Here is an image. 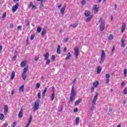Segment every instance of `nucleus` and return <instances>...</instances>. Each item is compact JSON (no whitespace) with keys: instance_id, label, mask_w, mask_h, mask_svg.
Returning <instances> with one entry per match:
<instances>
[{"instance_id":"obj_12","label":"nucleus","mask_w":127,"mask_h":127,"mask_svg":"<svg viewBox=\"0 0 127 127\" xmlns=\"http://www.w3.org/2000/svg\"><path fill=\"white\" fill-rule=\"evenodd\" d=\"M23 115V110L22 109V107L21 109L20 112H19L18 114V117L19 119H21V118H22V116Z\"/></svg>"},{"instance_id":"obj_61","label":"nucleus","mask_w":127,"mask_h":127,"mask_svg":"<svg viewBox=\"0 0 127 127\" xmlns=\"http://www.w3.org/2000/svg\"><path fill=\"white\" fill-rule=\"evenodd\" d=\"M69 40V38H67L66 39H65V42H67V41H68V40Z\"/></svg>"},{"instance_id":"obj_33","label":"nucleus","mask_w":127,"mask_h":127,"mask_svg":"<svg viewBox=\"0 0 127 127\" xmlns=\"http://www.w3.org/2000/svg\"><path fill=\"white\" fill-rule=\"evenodd\" d=\"M61 52V51H60V45H59L58 46V48H57V54H59Z\"/></svg>"},{"instance_id":"obj_9","label":"nucleus","mask_w":127,"mask_h":127,"mask_svg":"<svg viewBox=\"0 0 127 127\" xmlns=\"http://www.w3.org/2000/svg\"><path fill=\"white\" fill-rule=\"evenodd\" d=\"M105 78L106 79L105 84L107 85L110 83V74L107 73L105 75Z\"/></svg>"},{"instance_id":"obj_28","label":"nucleus","mask_w":127,"mask_h":127,"mask_svg":"<svg viewBox=\"0 0 127 127\" xmlns=\"http://www.w3.org/2000/svg\"><path fill=\"white\" fill-rule=\"evenodd\" d=\"M71 57V54L70 53H68L66 57L65 58V60H69L70 59V58Z\"/></svg>"},{"instance_id":"obj_55","label":"nucleus","mask_w":127,"mask_h":127,"mask_svg":"<svg viewBox=\"0 0 127 127\" xmlns=\"http://www.w3.org/2000/svg\"><path fill=\"white\" fill-rule=\"evenodd\" d=\"M94 87L92 86L91 88V92H94Z\"/></svg>"},{"instance_id":"obj_3","label":"nucleus","mask_w":127,"mask_h":127,"mask_svg":"<svg viewBox=\"0 0 127 127\" xmlns=\"http://www.w3.org/2000/svg\"><path fill=\"white\" fill-rule=\"evenodd\" d=\"M98 96H99V94L96 93L93 99V101L92 102V106L91 108V110L95 109V105H96V102H97V100H98Z\"/></svg>"},{"instance_id":"obj_40","label":"nucleus","mask_w":127,"mask_h":127,"mask_svg":"<svg viewBox=\"0 0 127 127\" xmlns=\"http://www.w3.org/2000/svg\"><path fill=\"white\" fill-rule=\"evenodd\" d=\"M4 118V116L3 114H0V120H3V118Z\"/></svg>"},{"instance_id":"obj_36","label":"nucleus","mask_w":127,"mask_h":127,"mask_svg":"<svg viewBox=\"0 0 127 127\" xmlns=\"http://www.w3.org/2000/svg\"><path fill=\"white\" fill-rule=\"evenodd\" d=\"M46 60V64L47 65H49V64H50V60H49V59H47Z\"/></svg>"},{"instance_id":"obj_6","label":"nucleus","mask_w":127,"mask_h":127,"mask_svg":"<svg viewBox=\"0 0 127 127\" xmlns=\"http://www.w3.org/2000/svg\"><path fill=\"white\" fill-rule=\"evenodd\" d=\"M105 58H106V54L105 53V51L102 50L100 63H104V61H105Z\"/></svg>"},{"instance_id":"obj_42","label":"nucleus","mask_w":127,"mask_h":127,"mask_svg":"<svg viewBox=\"0 0 127 127\" xmlns=\"http://www.w3.org/2000/svg\"><path fill=\"white\" fill-rule=\"evenodd\" d=\"M7 126H8V124L7 123H4L2 125V127H7Z\"/></svg>"},{"instance_id":"obj_64","label":"nucleus","mask_w":127,"mask_h":127,"mask_svg":"<svg viewBox=\"0 0 127 127\" xmlns=\"http://www.w3.org/2000/svg\"><path fill=\"white\" fill-rule=\"evenodd\" d=\"M115 9L117 10V4L115 5Z\"/></svg>"},{"instance_id":"obj_43","label":"nucleus","mask_w":127,"mask_h":127,"mask_svg":"<svg viewBox=\"0 0 127 127\" xmlns=\"http://www.w3.org/2000/svg\"><path fill=\"white\" fill-rule=\"evenodd\" d=\"M5 16H6V12H4L3 15L2 16V18H5Z\"/></svg>"},{"instance_id":"obj_51","label":"nucleus","mask_w":127,"mask_h":127,"mask_svg":"<svg viewBox=\"0 0 127 127\" xmlns=\"http://www.w3.org/2000/svg\"><path fill=\"white\" fill-rule=\"evenodd\" d=\"M125 85H126L125 81H123L121 83V86H125Z\"/></svg>"},{"instance_id":"obj_18","label":"nucleus","mask_w":127,"mask_h":127,"mask_svg":"<svg viewBox=\"0 0 127 127\" xmlns=\"http://www.w3.org/2000/svg\"><path fill=\"white\" fill-rule=\"evenodd\" d=\"M14 77H15V72H14V71H12L10 76V80H13V79H14Z\"/></svg>"},{"instance_id":"obj_63","label":"nucleus","mask_w":127,"mask_h":127,"mask_svg":"<svg viewBox=\"0 0 127 127\" xmlns=\"http://www.w3.org/2000/svg\"><path fill=\"white\" fill-rule=\"evenodd\" d=\"M14 94V90H12L11 95H13Z\"/></svg>"},{"instance_id":"obj_17","label":"nucleus","mask_w":127,"mask_h":127,"mask_svg":"<svg viewBox=\"0 0 127 127\" xmlns=\"http://www.w3.org/2000/svg\"><path fill=\"white\" fill-rule=\"evenodd\" d=\"M91 14V12H90L89 10H85L84 12V15L85 16H86L88 17V16H90Z\"/></svg>"},{"instance_id":"obj_52","label":"nucleus","mask_w":127,"mask_h":127,"mask_svg":"<svg viewBox=\"0 0 127 127\" xmlns=\"http://www.w3.org/2000/svg\"><path fill=\"white\" fill-rule=\"evenodd\" d=\"M9 27L10 28H12L13 27V24H10Z\"/></svg>"},{"instance_id":"obj_54","label":"nucleus","mask_w":127,"mask_h":127,"mask_svg":"<svg viewBox=\"0 0 127 127\" xmlns=\"http://www.w3.org/2000/svg\"><path fill=\"white\" fill-rule=\"evenodd\" d=\"M62 111H63V106H62V107L59 112H62Z\"/></svg>"},{"instance_id":"obj_37","label":"nucleus","mask_w":127,"mask_h":127,"mask_svg":"<svg viewBox=\"0 0 127 127\" xmlns=\"http://www.w3.org/2000/svg\"><path fill=\"white\" fill-rule=\"evenodd\" d=\"M123 93L124 95H127V88H125L124 90H123Z\"/></svg>"},{"instance_id":"obj_39","label":"nucleus","mask_w":127,"mask_h":127,"mask_svg":"<svg viewBox=\"0 0 127 127\" xmlns=\"http://www.w3.org/2000/svg\"><path fill=\"white\" fill-rule=\"evenodd\" d=\"M38 96V100H39V99H40L41 98V92H39L37 94Z\"/></svg>"},{"instance_id":"obj_59","label":"nucleus","mask_w":127,"mask_h":127,"mask_svg":"<svg viewBox=\"0 0 127 127\" xmlns=\"http://www.w3.org/2000/svg\"><path fill=\"white\" fill-rule=\"evenodd\" d=\"M36 7V6L35 5H33L32 6V8H35Z\"/></svg>"},{"instance_id":"obj_29","label":"nucleus","mask_w":127,"mask_h":127,"mask_svg":"<svg viewBox=\"0 0 127 127\" xmlns=\"http://www.w3.org/2000/svg\"><path fill=\"white\" fill-rule=\"evenodd\" d=\"M79 122H80V118L77 117L75 119V123H76V125H77V126H78L79 125Z\"/></svg>"},{"instance_id":"obj_31","label":"nucleus","mask_w":127,"mask_h":127,"mask_svg":"<svg viewBox=\"0 0 127 127\" xmlns=\"http://www.w3.org/2000/svg\"><path fill=\"white\" fill-rule=\"evenodd\" d=\"M47 92V87H46L42 93V96L44 97H45V95Z\"/></svg>"},{"instance_id":"obj_7","label":"nucleus","mask_w":127,"mask_h":127,"mask_svg":"<svg viewBox=\"0 0 127 127\" xmlns=\"http://www.w3.org/2000/svg\"><path fill=\"white\" fill-rule=\"evenodd\" d=\"M74 55L76 59H78V56H79V47L77 46L74 47Z\"/></svg>"},{"instance_id":"obj_10","label":"nucleus","mask_w":127,"mask_h":127,"mask_svg":"<svg viewBox=\"0 0 127 127\" xmlns=\"http://www.w3.org/2000/svg\"><path fill=\"white\" fill-rule=\"evenodd\" d=\"M19 5V4H18V3H16V4L12 7V10L13 12H15V11L17 10V8H18Z\"/></svg>"},{"instance_id":"obj_22","label":"nucleus","mask_w":127,"mask_h":127,"mask_svg":"<svg viewBox=\"0 0 127 127\" xmlns=\"http://www.w3.org/2000/svg\"><path fill=\"white\" fill-rule=\"evenodd\" d=\"M54 99H55V93H53L51 95V101L53 102Z\"/></svg>"},{"instance_id":"obj_47","label":"nucleus","mask_w":127,"mask_h":127,"mask_svg":"<svg viewBox=\"0 0 127 127\" xmlns=\"http://www.w3.org/2000/svg\"><path fill=\"white\" fill-rule=\"evenodd\" d=\"M82 4H86V1L85 0H82L81 1Z\"/></svg>"},{"instance_id":"obj_50","label":"nucleus","mask_w":127,"mask_h":127,"mask_svg":"<svg viewBox=\"0 0 127 127\" xmlns=\"http://www.w3.org/2000/svg\"><path fill=\"white\" fill-rule=\"evenodd\" d=\"M18 29H19V30H21L22 29V26H18Z\"/></svg>"},{"instance_id":"obj_8","label":"nucleus","mask_w":127,"mask_h":127,"mask_svg":"<svg viewBox=\"0 0 127 127\" xmlns=\"http://www.w3.org/2000/svg\"><path fill=\"white\" fill-rule=\"evenodd\" d=\"M92 11L95 14L98 13L99 12V7H97V5H94L92 7Z\"/></svg>"},{"instance_id":"obj_20","label":"nucleus","mask_w":127,"mask_h":127,"mask_svg":"<svg viewBox=\"0 0 127 127\" xmlns=\"http://www.w3.org/2000/svg\"><path fill=\"white\" fill-rule=\"evenodd\" d=\"M125 41H126V40L123 38L121 39V47H125L126 46L125 44Z\"/></svg>"},{"instance_id":"obj_45","label":"nucleus","mask_w":127,"mask_h":127,"mask_svg":"<svg viewBox=\"0 0 127 127\" xmlns=\"http://www.w3.org/2000/svg\"><path fill=\"white\" fill-rule=\"evenodd\" d=\"M33 3H32V2H30L29 5V8H30V7H31L32 6Z\"/></svg>"},{"instance_id":"obj_5","label":"nucleus","mask_w":127,"mask_h":127,"mask_svg":"<svg viewBox=\"0 0 127 127\" xmlns=\"http://www.w3.org/2000/svg\"><path fill=\"white\" fill-rule=\"evenodd\" d=\"M39 102H40L39 99L36 100L33 106L34 111H37L39 109Z\"/></svg>"},{"instance_id":"obj_15","label":"nucleus","mask_w":127,"mask_h":127,"mask_svg":"<svg viewBox=\"0 0 127 127\" xmlns=\"http://www.w3.org/2000/svg\"><path fill=\"white\" fill-rule=\"evenodd\" d=\"M32 121V115H31V116H30L27 125L26 126V127H29V125H30Z\"/></svg>"},{"instance_id":"obj_2","label":"nucleus","mask_w":127,"mask_h":127,"mask_svg":"<svg viewBox=\"0 0 127 127\" xmlns=\"http://www.w3.org/2000/svg\"><path fill=\"white\" fill-rule=\"evenodd\" d=\"M29 66L28 65H27L25 66L23 69V72L21 74V77L23 79V80H26L27 75L26 74V72H27V70H28Z\"/></svg>"},{"instance_id":"obj_44","label":"nucleus","mask_w":127,"mask_h":127,"mask_svg":"<svg viewBox=\"0 0 127 127\" xmlns=\"http://www.w3.org/2000/svg\"><path fill=\"white\" fill-rule=\"evenodd\" d=\"M16 126V122H14L13 123V124L11 125L12 127H15Z\"/></svg>"},{"instance_id":"obj_62","label":"nucleus","mask_w":127,"mask_h":127,"mask_svg":"<svg viewBox=\"0 0 127 127\" xmlns=\"http://www.w3.org/2000/svg\"><path fill=\"white\" fill-rule=\"evenodd\" d=\"M115 51V47H113L112 48V52H114Z\"/></svg>"},{"instance_id":"obj_53","label":"nucleus","mask_w":127,"mask_h":127,"mask_svg":"<svg viewBox=\"0 0 127 127\" xmlns=\"http://www.w3.org/2000/svg\"><path fill=\"white\" fill-rule=\"evenodd\" d=\"M38 59H39V57H37L35 58V61H37V60H38Z\"/></svg>"},{"instance_id":"obj_26","label":"nucleus","mask_w":127,"mask_h":127,"mask_svg":"<svg viewBox=\"0 0 127 127\" xmlns=\"http://www.w3.org/2000/svg\"><path fill=\"white\" fill-rule=\"evenodd\" d=\"M65 6H64V7L62 8L61 10V14L64 15V13L65 12Z\"/></svg>"},{"instance_id":"obj_48","label":"nucleus","mask_w":127,"mask_h":127,"mask_svg":"<svg viewBox=\"0 0 127 127\" xmlns=\"http://www.w3.org/2000/svg\"><path fill=\"white\" fill-rule=\"evenodd\" d=\"M73 112L74 113H77V112H78V108H74Z\"/></svg>"},{"instance_id":"obj_13","label":"nucleus","mask_w":127,"mask_h":127,"mask_svg":"<svg viewBox=\"0 0 127 127\" xmlns=\"http://www.w3.org/2000/svg\"><path fill=\"white\" fill-rule=\"evenodd\" d=\"M126 23H122V29H121V33H124L125 32V30H126Z\"/></svg>"},{"instance_id":"obj_14","label":"nucleus","mask_w":127,"mask_h":127,"mask_svg":"<svg viewBox=\"0 0 127 127\" xmlns=\"http://www.w3.org/2000/svg\"><path fill=\"white\" fill-rule=\"evenodd\" d=\"M93 15H90L89 16V17H88L85 20L86 22H89V21H91V20H92V18H93Z\"/></svg>"},{"instance_id":"obj_11","label":"nucleus","mask_w":127,"mask_h":127,"mask_svg":"<svg viewBox=\"0 0 127 127\" xmlns=\"http://www.w3.org/2000/svg\"><path fill=\"white\" fill-rule=\"evenodd\" d=\"M8 112V106L7 105H4V115H7Z\"/></svg>"},{"instance_id":"obj_35","label":"nucleus","mask_w":127,"mask_h":127,"mask_svg":"<svg viewBox=\"0 0 127 127\" xmlns=\"http://www.w3.org/2000/svg\"><path fill=\"white\" fill-rule=\"evenodd\" d=\"M40 87V83H39V82L37 83L36 85V89H39Z\"/></svg>"},{"instance_id":"obj_25","label":"nucleus","mask_w":127,"mask_h":127,"mask_svg":"<svg viewBox=\"0 0 127 127\" xmlns=\"http://www.w3.org/2000/svg\"><path fill=\"white\" fill-rule=\"evenodd\" d=\"M99 82L98 81H96L95 82H93V86L95 88H97V87H98V86H99Z\"/></svg>"},{"instance_id":"obj_49","label":"nucleus","mask_w":127,"mask_h":127,"mask_svg":"<svg viewBox=\"0 0 127 127\" xmlns=\"http://www.w3.org/2000/svg\"><path fill=\"white\" fill-rule=\"evenodd\" d=\"M34 35H31L30 39L31 40H33V39L34 38Z\"/></svg>"},{"instance_id":"obj_19","label":"nucleus","mask_w":127,"mask_h":127,"mask_svg":"<svg viewBox=\"0 0 127 127\" xmlns=\"http://www.w3.org/2000/svg\"><path fill=\"white\" fill-rule=\"evenodd\" d=\"M82 102V99L79 98L78 100H76L75 103H74V105L75 106H78L80 103Z\"/></svg>"},{"instance_id":"obj_60","label":"nucleus","mask_w":127,"mask_h":127,"mask_svg":"<svg viewBox=\"0 0 127 127\" xmlns=\"http://www.w3.org/2000/svg\"><path fill=\"white\" fill-rule=\"evenodd\" d=\"M61 6H62V4H61L60 5L58 6V8H60V7H61Z\"/></svg>"},{"instance_id":"obj_56","label":"nucleus","mask_w":127,"mask_h":127,"mask_svg":"<svg viewBox=\"0 0 127 127\" xmlns=\"http://www.w3.org/2000/svg\"><path fill=\"white\" fill-rule=\"evenodd\" d=\"M16 60V56H14V57H13L12 58V60L15 61V60Z\"/></svg>"},{"instance_id":"obj_38","label":"nucleus","mask_w":127,"mask_h":127,"mask_svg":"<svg viewBox=\"0 0 127 127\" xmlns=\"http://www.w3.org/2000/svg\"><path fill=\"white\" fill-rule=\"evenodd\" d=\"M37 32H38L39 33H40V32H41V27H38L37 28Z\"/></svg>"},{"instance_id":"obj_4","label":"nucleus","mask_w":127,"mask_h":127,"mask_svg":"<svg viewBox=\"0 0 127 127\" xmlns=\"http://www.w3.org/2000/svg\"><path fill=\"white\" fill-rule=\"evenodd\" d=\"M99 22H100V30L103 31L105 30V21L103 20L102 18L99 19Z\"/></svg>"},{"instance_id":"obj_34","label":"nucleus","mask_w":127,"mask_h":127,"mask_svg":"<svg viewBox=\"0 0 127 127\" xmlns=\"http://www.w3.org/2000/svg\"><path fill=\"white\" fill-rule=\"evenodd\" d=\"M124 74L125 77H127V71L126 68L124 69Z\"/></svg>"},{"instance_id":"obj_23","label":"nucleus","mask_w":127,"mask_h":127,"mask_svg":"<svg viewBox=\"0 0 127 127\" xmlns=\"http://www.w3.org/2000/svg\"><path fill=\"white\" fill-rule=\"evenodd\" d=\"M97 72L98 74H100L102 72V67L101 66L97 67Z\"/></svg>"},{"instance_id":"obj_57","label":"nucleus","mask_w":127,"mask_h":127,"mask_svg":"<svg viewBox=\"0 0 127 127\" xmlns=\"http://www.w3.org/2000/svg\"><path fill=\"white\" fill-rule=\"evenodd\" d=\"M67 51V47H64V52H66Z\"/></svg>"},{"instance_id":"obj_46","label":"nucleus","mask_w":127,"mask_h":127,"mask_svg":"<svg viewBox=\"0 0 127 127\" xmlns=\"http://www.w3.org/2000/svg\"><path fill=\"white\" fill-rule=\"evenodd\" d=\"M52 90H53V93H55V91H56L55 87H54V86H52Z\"/></svg>"},{"instance_id":"obj_24","label":"nucleus","mask_w":127,"mask_h":127,"mask_svg":"<svg viewBox=\"0 0 127 127\" xmlns=\"http://www.w3.org/2000/svg\"><path fill=\"white\" fill-rule=\"evenodd\" d=\"M46 34V29H43L42 32H41V36L43 37Z\"/></svg>"},{"instance_id":"obj_30","label":"nucleus","mask_w":127,"mask_h":127,"mask_svg":"<svg viewBox=\"0 0 127 127\" xmlns=\"http://www.w3.org/2000/svg\"><path fill=\"white\" fill-rule=\"evenodd\" d=\"M78 26V24H70L69 27H73V28H76Z\"/></svg>"},{"instance_id":"obj_1","label":"nucleus","mask_w":127,"mask_h":127,"mask_svg":"<svg viewBox=\"0 0 127 127\" xmlns=\"http://www.w3.org/2000/svg\"><path fill=\"white\" fill-rule=\"evenodd\" d=\"M77 93L75 92V89H74V86L72 85L71 87V90L70 91V96L69 97L70 102H73L75 100Z\"/></svg>"},{"instance_id":"obj_58","label":"nucleus","mask_w":127,"mask_h":127,"mask_svg":"<svg viewBox=\"0 0 127 127\" xmlns=\"http://www.w3.org/2000/svg\"><path fill=\"white\" fill-rule=\"evenodd\" d=\"M2 50V46L0 45V51H1Z\"/></svg>"},{"instance_id":"obj_21","label":"nucleus","mask_w":127,"mask_h":127,"mask_svg":"<svg viewBox=\"0 0 127 127\" xmlns=\"http://www.w3.org/2000/svg\"><path fill=\"white\" fill-rule=\"evenodd\" d=\"M44 57L45 60H46V59H48L49 58V53H46V54H44Z\"/></svg>"},{"instance_id":"obj_16","label":"nucleus","mask_w":127,"mask_h":127,"mask_svg":"<svg viewBox=\"0 0 127 127\" xmlns=\"http://www.w3.org/2000/svg\"><path fill=\"white\" fill-rule=\"evenodd\" d=\"M27 65V62L26 61H22L20 64L21 67H25Z\"/></svg>"},{"instance_id":"obj_27","label":"nucleus","mask_w":127,"mask_h":127,"mask_svg":"<svg viewBox=\"0 0 127 127\" xmlns=\"http://www.w3.org/2000/svg\"><path fill=\"white\" fill-rule=\"evenodd\" d=\"M19 92H23V91H24V85L21 86L19 87Z\"/></svg>"},{"instance_id":"obj_32","label":"nucleus","mask_w":127,"mask_h":127,"mask_svg":"<svg viewBox=\"0 0 127 127\" xmlns=\"http://www.w3.org/2000/svg\"><path fill=\"white\" fill-rule=\"evenodd\" d=\"M113 39H114V36L113 35V34H111L109 35V36L108 37V40H113Z\"/></svg>"},{"instance_id":"obj_41","label":"nucleus","mask_w":127,"mask_h":127,"mask_svg":"<svg viewBox=\"0 0 127 127\" xmlns=\"http://www.w3.org/2000/svg\"><path fill=\"white\" fill-rule=\"evenodd\" d=\"M55 55H53L51 57V60L53 61H54V60H55Z\"/></svg>"}]
</instances>
